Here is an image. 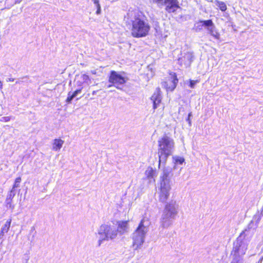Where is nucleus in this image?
Wrapping results in <instances>:
<instances>
[{
  "instance_id": "f257e3e1",
  "label": "nucleus",
  "mask_w": 263,
  "mask_h": 263,
  "mask_svg": "<svg viewBox=\"0 0 263 263\" xmlns=\"http://www.w3.org/2000/svg\"><path fill=\"white\" fill-rule=\"evenodd\" d=\"M124 21L133 37L142 38L149 34L151 26L143 11L139 10L129 11L124 16Z\"/></svg>"
},
{
  "instance_id": "f03ea898",
  "label": "nucleus",
  "mask_w": 263,
  "mask_h": 263,
  "mask_svg": "<svg viewBox=\"0 0 263 263\" xmlns=\"http://www.w3.org/2000/svg\"><path fill=\"white\" fill-rule=\"evenodd\" d=\"M174 147V140L166 135L158 141V168L160 167L161 159H164L165 163L168 157L172 154Z\"/></svg>"
},
{
  "instance_id": "7ed1b4c3",
  "label": "nucleus",
  "mask_w": 263,
  "mask_h": 263,
  "mask_svg": "<svg viewBox=\"0 0 263 263\" xmlns=\"http://www.w3.org/2000/svg\"><path fill=\"white\" fill-rule=\"evenodd\" d=\"M144 219H142L139 225L135 230L134 236L133 237V246H135L138 248L139 246L142 244L144 241V237L145 235L144 222Z\"/></svg>"
},
{
  "instance_id": "20e7f679",
  "label": "nucleus",
  "mask_w": 263,
  "mask_h": 263,
  "mask_svg": "<svg viewBox=\"0 0 263 263\" xmlns=\"http://www.w3.org/2000/svg\"><path fill=\"white\" fill-rule=\"evenodd\" d=\"M99 234L103 236V238L99 240V246H100L103 240H108L109 239H114L117 235V231L112 230L109 226L103 224L100 227Z\"/></svg>"
},
{
  "instance_id": "39448f33",
  "label": "nucleus",
  "mask_w": 263,
  "mask_h": 263,
  "mask_svg": "<svg viewBox=\"0 0 263 263\" xmlns=\"http://www.w3.org/2000/svg\"><path fill=\"white\" fill-rule=\"evenodd\" d=\"M108 82L111 84L109 86H113L119 88L120 85L126 83V79L124 77L118 73L117 72L112 70L108 77Z\"/></svg>"
},
{
  "instance_id": "423d86ee",
  "label": "nucleus",
  "mask_w": 263,
  "mask_h": 263,
  "mask_svg": "<svg viewBox=\"0 0 263 263\" xmlns=\"http://www.w3.org/2000/svg\"><path fill=\"white\" fill-rule=\"evenodd\" d=\"M171 78H167L162 82V85L167 91H173L177 86L178 83L177 74L175 72L170 73Z\"/></svg>"
},
{
  "instance_id": "0eeeda50",
  "label": "nucleus",
  "mask_w": 263,
  "mask_h": 263,
  "mask_svg": "<svg viewBox=\"0 0 263 263\" xmlns=\"http://www.w3.org/2000/svg\"><path fill=\"white\" fill-rule=\"evenodd\" d=\"M165 10L168 13H176L178 9H181L178 0H164Z\"/></svg>"
},
{
  "instance_id": "6e6552de",
  "label": "nucleus",
  "mask_w": 263,
  "mask_h": 263,
  "mask_svg": "<svg viewBox=\"0 0 263 263\" xmlns=\"http://www.w3.org/2000/svg\"><path fill=\"white\" fill-rule=\"evenodd\" d=\"M171 189L169 184L161 183L160 187V193L159 199L162 202H165L168 199L170 195V191Z\"/></svg>"
},
{
  "instance_id": "1a4fd4ad",
  "label": "nucleus",
  "mask_w": 263,
  "mask_h": 263,
  "mask_svg": "<svg viewBox=\"0 0 263 263\" xmlns=\"http://www.w3.org/2000/svg\"><path fill=\"white\" fill-rule=\"evenodd\" d=\"M162 93L159 87L156 88L155 91L150 98L153 102V109L154 111L156 109L162 102Z\"/></svg>"
},
{
  "instance_id": "9d476101",
  "label": "nucleus",
  "mask_w": 263,
  "mask_h": 263,
  "mask_svg": "<svg viewBox=\"0 0 263 263\" xmlns=\"http://www.w3.org/2000/svg\"><path fill=\"white\" fill-rule=\"evenodd\" d=\"M176 214L177 211L175 205L172 203H168L165 206V214L163 219L164 220L170 218H174Z\"/></svg>"
},
{
  "instance_id": "9b49d317",
  "label": "nucleus",
  "mask_w": 263,
  "mask_h": 263,
  "mask_svg": "<svg viewBox=\"0 0 263 263\" xmlns=\"http://www.w3.org/2000/svg\"><path fill=\"white\" fill-rule=\"evenodd\" d=\"M172 175V170L164 169L161 177V183H165L168 184L170 182V177Z\"/></svg>"
},
{
  "instance_id": "f8f14e48",
  "label": "nucleus",
  "mask_w": 263,
  "mask_h": 263,
  "mask_svg": "<svg viewBox=\"0 0 263 263\" xmlns=\"http://www.w3.org/2000/svg\"><path fill=\"white\" fill-rule=\"evenodd\" d=\"M128 220L118 221L117 231L121 234L125 233L128 227Z\"/></svg>"
},
{
  "instance_id": "ddd939ff",
  "label": "nucleus",
  "mask_w": 263,
  "mask_h": 263,
  "mask_svg": "<svg viewBox=\"0 0 263 263\" xmlns=\"http://www.w3.org/2000/svg\"><path fill=\"white\" fill-rule=\"evenodd\" d=\"M64 141L61 139H55L52 143V149L55 151H59L62 147Z\"/></svg>"
},
{
  "instance_id": "4468645a",
  "label": "nucleus",
  "mask_w": 263,
  "mask_h": 263,
  "mask_svg": "<svg viewBox=\"0 0 263 263\" xmlns=\"http://www.w3.org/2000/svg\"><path fill=\"white\" fill-rule=\"evenodd\" d=\"M208 30L209 32V33L213 36L214 39L219 40L220 39V35L219 32L214 29V27H211V28H208Z\"/></svg>"
},
{
  "instance_id": "2eb2a0df",
  "label": "nucleus",
  "mask_w": 263,
  "mask_h": 263,
  "mask_svg": "<svg viewBox=\"0 0 263 263\" xmlns=\"http://www.w3.org/2000/svg\"><path fill=\"white\" fill-rule=\"evenodd\" d=\"M82 87L76 90L72 93L69 92L68 93V97L66 99V102L70 103L71 100L74 98L79 93H80L82 90Z\"/></svg>"
},
{
  "instance_id": "dca6fc26",
  "label": "nucleus",
  "mask_w": 263,
  "mask_h": 263,
  "mask_svg": "<svg viewBox=\"0 0 263 263\" xmlns=\"http://www.w3.org/2000/svg\"><path fill=\"white\" fill-rule=\"evenodd\" d=\"M12 219L11 218L8 219L6 222L5 224L2 228L1 233L4 234L7 233L10 229Z\"/></svg>"
},
{
  "instance_id": "f3484780",
  "label": "nucleus",
  "mask_w": 263,
  "mask_h": 263,
  "mask_svg": "<svg viewBox=\"0 0 263 263\" xmlns=\"http://www.w3.org/2000/svg\"><path fill=\"white\" fill-rule=\"evenodd\" d=\"M216 5L218 7V8L222 12H224L227 9V6L225 3L223 2L219 1L218 0H216L215 1Z\"/></svg>"
},
{
  "instance_id": "a211bd4d",
  "label": "nucleus",
  "mask_w": 263,
  "mask_h": 263,
  "mask_svg": "<svg viewBox=\"0 0 263 263\" xmlns=\"http://www.w3.org/2000/svg\"><path fill=\"white\" fill-rule=\"evenodd\" d=\"M200 23H202V26L206 27H214V23L212 20H208L204 21H200Z\"/></svg>"
},
{
  "instance_id": "6ab92c4d",
  "label": "nucleus",
  "mask_w": 263,
  "mask_h": 263,
  "mask_svg": "<svg viewBox=\"0 0 263 263\" xmlns=\"http://www.w3.org/2000/svg\"><path fill=\"white\" fill-rule=\"evenodd\" d=\"M22 181L21 177H18L15 178L14 183L13 184L11 192L14 191L15 189L20 186V183Z\"/></svg>"
},
{
  "instance_id": "aec40b11",
  "label": "nucleus",
  "mask_w": 263,
  "mask_h": 263,
  "mask_svg": "<svg viewBox=\"0 0 263 263\" xmlns=\"http://www.w3.org/2000/svg\"><path fill=\"white\" fill-rule=\"evenodd\" d=\"M145 174L147 178H152L154 175V170L153 168L151 167H148L147 169L145 171Z\"/></svg>"
},
{
  "instance_id": "412c9836",
  "label": "nucleus",
  "mask_w": 263,
  "mask_h": 263,
  "mask_svg": "<svg viewBox=\"0 0 263 263\" xmlns=\"http://www.w3.org/2000/svg\"><path fill=\"white\" fill-rule=\"evenodd\" d=\"M241 245L239 244L233 247V250L231 252V254L233 253L234 256L235 257H237L239 256V251Z\"/></svg>"
},
{
  "instance_id": "4be33fe9",
  "label": "nucleus",
  "mask_w": 263,
  "mask_h": 263,
  "mask_svg": "<svg viewBox=\"0 0 263 263\" xmlns=\"http://www.w3.org/2000/svg\"><path fill=\"white\" fill-rule=\"evenodd\" d=\"M198 82H199L198 80H190L189 86L191 88H193L194 87L195 85Z\"/></svg>"
},
{
  "instance_id": "5701e85b",
  "label": "nucleus",
  "mask_w": 263,
  "mask_h": 263,
  "mask_svg": "<svg viewBox=\"0 0 263 263\" xmlns=\"http://www.w3.org/2000/svg\"><path fill=\"white\" fill-rule=\"evenodd\" d=\"M10 117H3L1 121H2V122H9L10 120Z\"/></svg>"
},
{
  "instance_id": "b1692460",
  "label": "nucleus",
  "mask_w": 263,
  "mask_h": 263,
  "mask_svg": "<svg viewBox=\"0 0 263 263\" xmlns=\"http://www.w3.org/2000/svg\"><path fill=\"white\" fill-rule=\"evenodd\" d=\"M184 161L183 158H179L176 159V162H178L179 164H182Z\"/></svg>"
},
{
  "instance_id": "393cba45",
  "label": "nucleus",
  "mask_w": 263,
  "mask_h": 263,
  "mask_svg": "<svg viewBox=\"0 0 263 263\" xmlns=\"http://www.w3.org/2000/svg\"><path fill=\"white\" fill-rule=\"evenodd\" d=\"M82 77H83V80H89V77L87 74H83Z\"/></svg>"
},
{
  "instance_id": "a878e982",
  "label": "nucleus",
  "mask_w": 263,
  "mask_h": 263,
  "mask_svg": "<svg viewBox=\"0 0 263 263\" xmlns=\"http://www.w3.org/2000/svg\"><path fill=\"white\" fill-rule=\"evenodd\" d=\"M101 11V6H98V7H97V10L96 11V14H100Z\"/></svg>"
},
{
  "instance_id": "bb28decb",
  "label": "nucleus",
  "mask_w": 263,
  "mask_h": 263,
  "mask_svg": "<svg viewBox=\"0 0 263 263\" xmlns=\"http://www.w3.org/2000/svg\"><path fill=\"white\" fill-rule=\"evenodd\" d=\"M94 4L96 5L97 7L99 6H101L100 4H99V2L98 0H92Z\"/></svg>"
},
{
  "instance_id": "cd10ccee",
  "label": "nucleus",
  "mask_w": 263,
  "mask_h": 263,
  "mask_svg": "<svg viewBox=\"0 0 263 263\" xmlns=\"http://www.w3.org/2000/svg\"><path fill=\"white\" fill-rule=\"evenodd\" d=\"M191 115H192L191 112H190L188 114V117H187V121H188L189 123H191L190 117L191 116Z\"/></svg>"
},
{
  "instance_id": "c85d7f7f",
  "label": "nucleus",
  "mask_w": 263,
  "mask_h": 263,
  "mask_svg": "<svg viewBox=\"0 0 263 263\" xmlns=\"http://www.w3.org/2000/svg\"><path fill=\"white\" fill-rule=\"evenodd\" d=\"M155 3H157V4H159L160 3L162 0H153Z\"/></svg>"
},
{
  "instance_id": "c756f323",
  "label": "nucleus",
  "mask_w": 263,
  "mask_h": 263,
  "mask_svg": "<svg viewBox=\"0 0 263 263\" xmlns=\"http://www.w3.org/2000/svg\"><path fill=\"white\" fill-rule=\"evenodd\" d=\"M3 88V83L0 80V89H2Z\"/></svg>"
},
{
  "instance_id": "7c9ffc66",
  "label": "nucleus",
  "mask_w": 263,
  "mask_h": 263,
  "mask_svg": "<svg viewBox=\"0 0 263 263\" xmlns=\"http://www.w3.org/2000/svg\"><path fill=\"white\" fill-rule=\"evenodd\" d=\"M10 81H11V82L14 81V79H9V80H7V82H10Z\"/></svg>"
},
{
  "instance_id": "2f4dec72",
  "label": "nucleus",
  "mask_w": 263,
  "mask_h": 263,
  "mask_svg": "<svg viewBox=\"0 0 263 263\" xmlns=\"http://www.w3.org/2000/svg\"><path fill=\"white\" fill-rule=\"evenodd\" d=\"M97 91L94 90L92 91V95H95Z\"/></svg>"
},
{
  "instance_id": "473e14b6",
  "label": "nucleus",
  "mask_w": 263,
  "mask_h": 263,
  "mask_svg": "<svg viewBox=\"0 0 263 263\" xmlns=\"http://www.w3.org/2000/svg\"><path fill=\"white\" fill-rule=\"evenodd\" d=\"M163 115V113L162 112V115H161V117H162Z\"/></svg>"
},
{
  "instance_id": "72a5a7b5",
  "label": "nucleus",
  "mask_w": 263,
  "mask_h": 263,
  "mask_svg": "<svg viewBox=\"0 0 263 263\" xmlns=\"http://www.w3.org/2000/svg\"><path fill=\"white\" fill-rule=\"evenodd\" d=\"M164 108V107H162V111H163Z\"/></svg>"
}]
</instances>
